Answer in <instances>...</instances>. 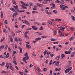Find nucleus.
Returning <instances> with one entry per match:
<instances>
[{
  "label": "nucleus",
  "instance_id": "obj_25",
  "mask_svg": "<svg viewBox=\"0 0 75 75\" xmlns=\"http://www.w3.org/2000/svg\"><path fill=\"white\" fill-rule=\"evenodd\" d=\"M9 69L11 70H12V71H14V69L13 68V67H12L11 66L9 67Z\"/></svg>",
  "mask_w": 75,
  "mask_h": 75
},
{
  "label": "nucleus",
  "instance_id": "obj_16",
  "mask_svg": "<svg viewBox=\"0 0 75 75\" xmlns=\"http://www.w3.org/2000/svg\"><path fill=\"white\" fill-rule=\"evenodd\" d=\"M75 55V52H73L72 53L71 55V57L72 58H73L74 57V56Z\"/></svg>",
  "mask_w": 75,
  "mask_h": 75
},
{
  "label": "nucleus",
  "instance_id": "obj_48",
  "mask_svg": "<svg viewBox=\"0 0 75 75\" xmlns=\"http://www.w3.org/2000/svg\"><path fill=\"white\" fill-rule=\"evenodd\" d=\"M47 68H45L43 69V71L45 72V71H47Z\"/></svg>",
  "mask_w": 75,
  "mask_h": 75
},
{
  "label": "nucleus",
  "instance_id": "obj_64",
  "mask_svg": "<svg viewBox=\"0 0 75 75\" xmlns=\"http://www.w3.org/2000/svg\"><path fill=\"white\" fill-rule=\"evenodd\" d=\"M50 56L51 57H54V54H50Z\"/></svg>",
  "mask_w": 75,
  "mask_h": 75
},
{
  "label": "nucleus",
  "instance_id": "obj_12",
  "mask_svg": "<svg viewBox=\"0 0 75 75\" xmlns=\"http://www.w3.org/2000/svg\"><path fill=\"white\" fill-rule=\"evenodd\" d=\"M65 28H64V27H61L59 29V30H60L61 31H64V29Z\"/></svg>",
  "mask_w": 75,
  "mask_h": 75
},
{
  "label": "nucleus",
  "instance_id": "obj_30",
  "mask_svg": "<svg viewBox=\"0 0 75 75\" xmlns=\"http://www.w3.org/2000/svg\"><path fill=\"white\" fill-rule=\"evenodd\" d=\"M5 41V38L4 37H3V38L1 40V42H3V41Z\"/></svg>",
  "mask_w": 75,
  "mask_h": 75
},
{
  "label": "nucleus",
  "instance_id": "obj_45",
  "mask_svg": "<svg viewBox=\"0 0 75 75\" xmlns=\"http://www.w3.org/2000/svg\"><path fill=\"white\" fill-rule=\"evenodd\" d=\"M47 52V51L45 50V51L44 53V55L45 56L46 55V53Z\"/></svg>",
  "mask_w": 75,
  "mask_h": 75
},
{
  "label": "nucleus",
  "instance_id": "obj_50",
  "mask_svg": "<svg viewBox=\"0 0 75 75\" xmlns=\"http://www.w3.org/2000/svg\"><path fill=\"white\" fill-rule=\"evenodd\" d=\"M4 48V45L1 46L0 47V49H3Z\"/></svg>",
  "mask_w": 75,
  "mask_h": 75
},
{
  "label": "nucleus",
  "instance_id": "obj_62",
  "mask_svg": "<svg viewBox=\"0 0 75 75\" xmlns=\"http://www.w3.org/2000/svg\"><path fill=\"white\" fill-rule=\"evenodd\" d=\"M25 32L24 33V35H27L28 34V32Z\"/></svg>",
  "mask_w": 75,
  "mask_h": 75
},
{
  "label": "nucleus",
  "instance_id": "obj_29",
  "mask_svg": "<svg viewBox=\"0 0 75 75\" xmlns=\"http://www.w3.org/2000/svg\"><path fill=\"white\" fill-rule=\"evenodd\" d=\"M13 7H14V8L15 9H16L17 8H18V6L17 5H16V6H13Z\"/></svg>",
  "mask_w": 75,
  "mask_h": 75
},
{
  "label": "nucleus",
  "instance_id": "obj_56",
  "mask_svg": "<svg viewBox=\"0 0 75 75\" xmlns=\"http://www.w3.org/2000/svg\"><path fill=\"white\" fill-rule=\"evenodd\" d=\"M53 44H58V42H53Z\"/></svg>",
  "mask_w": 75,
  "mask_h": 75
},
{
  "label": "nucleus",
  "instance_id": "obj_46",
  "mask_svg": "<svg viewBox=\"0 0 75 75\" xmlns=\"http://www.w3.org/2000/svg\"><path fill=\"white\" fill-rule=\"evenodd\" d=\"M67 69H68V70H69V71H71V69H72V67H70L68 68Z\"/></svg>",
  "mask_w": 75,
  "mask_h": 75
},
{
  "label": "nucleus",
  "instance_id": "obj_51",
  "mask_svg": "<svg viewBox=\"0 0 75 75\" xmlns=\"http://www.w3.org/2000/svg\"><path fill=\"white\" fill-rule=\"evenodd\" d=\"M26 20H25L24 21H23V20H22L21 21H22V22H23V23H25V22H26Z\"/></svg>",
  "mask_w": 75,
  "mask_h": 75
},
{
  "label": "nucleus",
  "instance_id": "obj_58",
  "mask_svg": "<svg viewBox=\"0 0 75 75\" xmlns=\"http://www.w3.org/2000/svg\"><path fill=\"white\" fill-rule=\"evenodd\" d=\"M4 64H5V63L4 62H3L1 64V65L2 67L3 65H4Z\"/></svg>",
  "mask_w": 75,
  "mask_h": 75
},
{
  "label": "nucleus",
  "instance_id": "obj_59",
  "mask_svg": "<svg viewBox=\"0 0 75 75\" xmlns=\"http://www.w3.org/2000/svg\"><path fill=\"white\" fill-rule=\"evenodd\" d=\"M16 53V51H14L13 52V54L14 55Z\"/></svg>",
  "mask_w": 75,
  "mask_h": 75
},
{
  "label": "nucleus",
  "instance_id": "obj_26",
  "mask_svg": "<svg viewBox=\"0 0 75 75\" xmlns=\"http://www.w3.org/2000/svg\"><path fill=\"white\" fill-rule=\"evenodd\" d=\"M41 40V38H37L35 39V40L36 41H37L38 40Z\"/></svg>",
  "mask_w": 75,
  "mask_h": 75
},
{
  "label": "nucleus",
  "instance_id": "obj_28",
  "mask_svg": "<svg viewBox=\"0 0 75 75\" xmlns=\"http://www.w3.org/2000/svg\"><path fill=\"white\" fill-rule=\"evenodd\" d=\"M25 11V10H21L18 11V13H23V12H24Z\"/></svg>",
  "mask_w": 75,
  "mask_h": 75
},
{
  "label": "nucleus",
  "instance_id": "obj_10",
  "mask_svg": "<svg viewBox=\"0 0 75 75\" xmlns=\"http://www.w3.org/2000/svg\"><path fill=\"white\" fill-rule=\"evenodd\" d=\"M35 26H32V27L33 28V30H37L38 29V28H35Z\"/></svg>",
  "mask_w": 75,
  "mask_h": 75
},
{
  "label": "nucleus",
  "instance_id": "obj_2",
  "mask_svg": "<svg viewBox=\"0 0 75 75\" xmlns=\"http://www.w3.org/2000/svg\"><path fill=\"white\" fill-rule=\"evenodd\" d=\"M24 56L25 57L23 58V60L25 64H27V62L25 60L29 59V57H28V53L27 52L26 53L24 54Z\"/></svg>",
  "mask_w": 75,
  "mask_h": 75
},
{
  "label": "nucleus",
  "instance_id": "obj_41",
  "mask_svg": "<svg viewBox=\"0 0 75 75\" xmlns=\"http://www.w3.org/2000/svg\"><path fill=\"white\" fill-rule=\"evenodd\" d=\"M13 62L14 64L15 65H17V62L16 61H13Z\"/></svg>",
  "mask_w": 75,
  "mask_h": 75
},
{
  "label": "nucleus",
  "instance_id": "obj_49",
  "mask_svg": "<svg viewBox=\"0 0 75 75\" xmlns=\"http://www.w3.org/2000/svg\"><path fill=\"white\" fill-rule=\"evenodd\" d=\"M52 5L53 7H55V4L52 3Z\"/></svg>",
  "mask_w": 75,
  "mask_h": 75
},
{
  "label": "nucleus",
  "instance_id": "obj_14",
  "mask_svg": "<svg viewBox=\"0 0 75 75\" xmlns=\"http://www.w3.org/2000/svg\"><path fill=\"white\" fill-rule=\"evenodd\" d=\"M57 29H55L54 31V34H53V35H56V34H57Z\"/></svg>",
  "mask_w": 75,
  "mask_h": 75
},
{
  "label": "nucleus",
  "instance_id": "obj_18",
  "mask_svg": "<svg viewBox=\"0 0 75 75\" xmlns=\"http://www.w3.org/2000/svg\"><path fill=\"white\" fill-rule=\"evenodd\" d=\"M71 17L73 21H75V17L73 16H71Z\"/></svg>",
  "mask_w": 75,
  "mask_h": 75
},
{
  "label": "nucleus",
  "instance_id": "obj_20",
  "mask_svg": "<svg viewBox=\"0 0 75 75\" xmlns=\"http://www.w3.org/2000/svg\"><path fill=\"white\" fill-rule=\"evenodd\" d=\"M35 68H36V69H37V70L38 71V72H40V69H39V68H38V67H36Z\"/></svg>",
  "mask_w": 75,
  "mask_h": 75
},
{
  "label": "nucleus",
  "instance_id": "obj_42",
  "mask_svg": "<svg viewBox=\"0 0 75 75\" xmlns=\"http://www.w3.org/2000/svg\"><path fill=\"white\" fill-rule=\"evenodd\" d=\"M50 40L52 41H55L56 39H55L51 38Z\"/></svg>",
  "mask_w": 75,
  "mask_h": 75
},
{
  "label": "nucleus",
  "instance_id": "obj_61",
  "mask_svg": "<svg viewBox=\"0 0 75 75\" xmlns=\"http://www.w3.org/2000/svg\"><path fill=\"white\" fill-rule=\"evenodd\" d=\"M23 5H24V6H28V5L25 3H23Z\"/></svg>",
  "mask_w": 75,
  "mask_h": 75
},
{
  "label": "nucleus",
  "instance_id": "obj_24",
  "mask_svg": "<svg viewBox=\"0 0 75 75\" xmlns=\"http://www.w3.org/2000/svg\"><path fill=\"white\" fill-rule=\"evenodd\" d=\"M41 37L42 38H47V37H48L47 36H42Z\"/></svg>",
  "mask_w": 75,
  "mask_h": 75
},
{
  "label": "nucleus",
  "instance_id": "obj_5",
  "mask_svg": "<svg viewBox=\"0 0 75 75\" xmlns=\"http://www.w3.org/2000/svg\"><path fill=\"white\" fill-rule=\"evenodd\" d=\"M59 35H60L61 36V37H62V36H64V34L62 33V32H61V31L60 30L59 31Z\"/></svg>",
  "mask_w": 75,
  "mask_h": 75
},
{
  "label": "nucleus",
  "instance_id": "obj_15",
  "mask_svg": "<svg viewBox=\"0 0 75 75\" xmlns=\"http://www.w3.org/2000/svg\"><path fill=\"white\" fill-rule=\"evenodd\" d=\"M25 24H27L28 25H30V23H29V22H28V21H26Z\"/></svg>",
  "mask_w": 75,
  "mask_h": 75
},
{
  "label": "nucleus",
  "instance_id": "obj_13",
  "mask_svg": "<svg viewBox=\"0 0 75 75\" xmlns=\"http://www.w3.org/2000/svg\"><path fill=\"white\" fill-rule=\"evenodd\" d=\"M60 58V55L57 56L55 58V59H57V60H58Z\"/></svg>",
  "mask_w": 75,
  "mask_h": 75
},
{
  "label": "nucleus",
  "instance_id": "obj_3",
  "mask_svg": "<svg viewBox=\"0 0 75 75\" xmlns=\"http://www.w3.org/2000/svg\"><path fill=\"white\" fill-rule=\"evenodd\" d=\"M9 65L10 66H11V64L10 63H6V67H7L6 68L7 69H8L9 68Z\"/></svg>",
  "mask_w": 75,
  "mask_h": 75
},
{
  "label": "nucleus",
  "instance_id": "obj_37",
  "mask_svg": "<svg viewBox=\"0 0 75 75\" xmlns=\"http://www.w3.org/2000/svg\"><path fill=\"white\" fill-rule=\"evenodd\" d=\"M69 72V71L68 70V69H66L65 71V73H68Z\"/></svg>",
  "mask_w": 75,
  "mask_h": 75
},
{
  "label": "nucleus",
  "instance_id": "obj_39",
  "mask_svg": "<svg viewBox=\"0 0 75 75\" xmlns=\"http://www.w3.org/2000/svg\"><path fill=\"white\" fill-rule=\"evenodd\" d=\"M2 73H3L4 74H6L7 73V71H1Z\"/></svg>",
  "mask_w": 75,
  "mask_h": 75
},
{
  "label": "nucleus",
  "instance_id": "obj_44",
  "mask_svg": "<svg viewBox=\"0 0 75 75\" xmlns=\"http://www.w3.org/2000/svg\"><path fill=\"white\" fill-rule=\"evenodd\" d=\"M63 7H64V5L61 4L60 6V8H62Z\"/></svg>",
  "mask_w": 75,
  "mask_h": 75
},
{
  "label": "nucleus",
  "instance_id": "obj_40",
  "mask_svg": "<svg viewBox=\"0 0 75 75\" xmlns=\"http://www.w3.org/2000/svg\"><path fill=\"white\" fill-rule=\"evenodd\" d=\"M52 64V60H51L49 63V65H51Z\"/></svg>",
  "mask_w": 75,
  "mask_h": 75
},
{
  "label": "nucleus",
  "instance_id": "obj_53",
  "mask_svg": "<svg viewBox=\"0 0 75 75\" xmlns=\"http://www.w3.org/2000/svg\"><path fill=\"white\" fill-rule=\"evenodd\" d=\"M71 11L72 13H75V10H74L72 9H71Z\"/></svg>",
  "mask_w": 75,
  "mask_h": 75
},
{
  "label": "nucleus",
  "instance_id": "obj_36",
  "mask_svg": "<svg viewBox=\"0 0 75 75\" xmlns=\"http://www.w3.org/2000/svg\"><path fill=\"white\" fill-rule=\"evenodd\" d=\"M48 23L50 24V25H52V22L50 21H49L48 22Z\"/></svg>",
  "mask_w": 75,
  "mask_h": 75
},
{
  "label": "nucleus",
  "instance_id": "obj_54",
  "mask_svg": "<svg viewBox=\"0 0 75 75\" xmlns=\"http://www.w3.org/2000/svg\"><path fill=\"white\" fill-rule=\"evenodd\" d=\"M55 3H59L60 1H59V0H57L55 1Z\"/></svg>",
  "mask_w": 75,
  "mask_h": 75
},
{
  "label": "nucleus",
  "instance_id": "obj_6",
  "mask_svg": "<svg viewBox=\"0 0 75 75\" xmlns=\"http://www.w3.org/2000/svg\"><path fill=\"white\" fill-rule=\"evenodd\" d=\"M68 8V7L67 6L64 5V7H63L62 8L61 10H65L66 8Z\"/></svg>",
  "mask_w": 75,
  "mask_h": 75
},
{
  "label": "nucleus",
  "instance_id": "obj_47",
  "mask_svg": "<svg viewBox=\"0 0 75 75\" xmlns=\"http://www.w3.org/2000/svg\"><path fill=\"white\" fill-rule=\"evenodd\" d=\"M18 41L19 42L22 41H23V40H22V39H21L20 38H18Z\"/></svg>",
  "mask_w": 75,
  "mask_h": 75
},
{
  "label": "nucleus",
  "instance_id": "obj_4",
  "mask_svg": "<svg viewBox=\"0 0 75 75\" xmlns=\"http://www.w3.org/2000/svg\"><path fill=\"white\" fill-rule=\"evenodd\" d=\"M36 5L39 7H42L43 6H44V5L42 4H40L39 3H37L36 4Z\"/></svg>",
  "mask_w": 75,
  "mask_h": 75
},
{
  "label": "nucleus",
  "instance_id": "obj_34",
  "mask_svg": "<svg viewBox=\"0 0 75 75\" xmlns=\"http://www.w3.org/2000/svg\"><path fill=\"white\" fill-rule=\"evenodd\" d=\"M61 68H59V69H58V68H56L55 69V71H61Z\"/></svg>",
  "mask_w": 75,
  "mask_h": 75
},
{
  "label": "nucleus",
  "instance_id": "obj_33",
  "mask_svg": "<svg viewBox=\"0 0 75 75\" xmlns=\"http://www.w3.org/2000/svg\"><path fill=\"white\" fill-rule=\"evenodd\" d=\"M19 50H20V53H22V52H23V51L22 50V48H21L20 47H19Z\"/></svg>",
  "mask_w": 75,
  "mask_h": 75
},
{
  "label": "nucleus",
  "instance_id": "obj_35",
  "mask_svg": "<svg viewBox=\"0 0 75 75\" xmlns=\"http://www.w3.org/2000/svg\"><path fill=\"white\" fill-rule=\"evenodd\" d=\"M11 33L13 35V37H14L15 36V34H14V33L12 30H11Z\"/></svg>",
  "mask_w": 75,
  "mask_h": 75
},
{
  "label": "nucleus",
  "instance_id": "obj_32",
  "mask_svg": "<svg viewBox=\"0 0 75 75\" xmlns=\"http://www.w3.org/2000/svg\"><path fill=\"white\" fill-rule=\"evenodd\" d=\"M59 64V62H57L55 64V65L58 66V64Z\"/></svg>",
  "mask_w": 75,
  "mask_h": 75
},
{
  "label": "nucleus",
  "instance_id": "obj_17",
  "mask_svg": "<svg viewBox=\"0 0 75 75\" xmlns=\"http://www.w3.org/2000/svg\"><path fill=\"white\" fill-rule=\"evenodd\" d=\"M3 13L1 11V18H3Z\"/></svg>",
  "mask_w": 75,
  "mask_h": 75
},
{
  "label": "nucleus",
  "instance_id": "obj_23",
  "mask_svg": "<svg viewBox=\"0 0 75 75\" xmlns=\"http://www.w3.org/2000/svg\"><path fill=\"white\" fill-rule=\"evenodd\" d=\"M21 6L22 7V8H24V9H27V7L23 5H22Z\"/></svg>",
  "mask_w": 75,
  "mask_h": 75
},
{
  "label": "nucleus",
  "instance_id": "obj_43",
  "mask_svg": "<svg viewBox=\"0 0 75 75\" xmlns=\"http://www.w3.org/2000/svg\"><path fill=\"white\" fill-rule=\"evenodd\" d=\"M47 14H48V15H51V13L50 12H47Z\"/></svg>",
  "mask_w": 75,
  "mask_h": 75
},
{
  "label": "nucleus",
  "instance_id": "obj_8",
  "mask_svg": "<svg viewBox=\"0 0 75 75\" xmlns=\"http://www.w3.org/2000/svg\"><path fill=\"white\" fill-rule=\"evenodd\" d=\"M9 38L10 39V41L11 42H13V38H12V37H11V36H9Z\"/></svg>",
  "mask_w": 75,
  "mask_h": 75
},
{
  "label": "nucleus",
  "instance_id": "obj_21",
  "mask_svg": "<svg viewBox=\"0 0 75 75\" xmlns=\"http://www.w3.org/2000/svg\"><path fill=\"white\" fill-rule=\"evenodd\" d=\"M9 57V53H7L6 56H5V58H8Z\"/></svg>",
  "mask_w": 75,
  "mask_h": 75
},
{
  "label": "nucleus",
  "instance_id": "obj_11",
  "mask_svg": "<svg viewBox=\"0 0 75 75\" xmlns=\"http://www.w3.org/2000/svg\"><path fill=\"white\" fill-rule=\"evenodd\" d=\"M26 47L28 49H30V48H31V46L28 45H26Z\"/></svg>",
  "mask_w": 75,
  "mask_h": 75
},
{
  "label": "nucleus",
  "instance_id": "obj_63",
  "mask_svg": "<svg viewBox=\"0 0 75 75\" xmlns=\"http://www.w3.org/2000/svg\"><path fill=\"white\" fill-rule=\"evenodd\" d=\"M47 25V23H43L42 24V25Z\"/></svg>",
  "mask_w": 75,
  "mask_h": 75
},
{
  "label": "nucleus",
  "instance_id": "obj_60",
  "mask_svg": "<svg viewBox=\"0 0 75 75\" xmlns=\"http://www.w3.org/2000/svg\"><path fill=\"white\" fill-rule=\"evenodd\" d=\"M21 33V31L20 30H18L16 31V33Z\"/></svg>",
  "mask_w": 75,
  "mask_h": 75
},
{
  "label": "nucleus",
  "instance_id": "obj_9",
  "mask_svg": "<svg viewBox=\"0 0 75 75\" xmlns=\"http://www.w3.org/2000/svg\"><path fill=\"white\" fill-rule=\"evenodd\" d=\"M61 59H64L65 58V54H61Z\"/></svg>",
  "mask_w": 75,
  "mask_h": 75
},
{
  "label": "nucleus",
  "instance_id": "obj_1",
  "mask_svg": "<svg viewBox=\"0 0 75 75\" xmlns=\"http://www.w3.org/2000/svg\"><path fill=\"white\" fill-rule=\"evenodd\" d=\"M24 56L25 57L23 58V60L25 64H27V62L25 60L29 59V57H28V53L27 52L26 53L24 54Z\"/></svg>",
  "mask_w": 75,
  "mask_h": 75
},
{
  "label": "nucleus",
  "instance_id": "obj_22",
  "mask_svg": "<svg viewBox=\"0 0 75 75\" xmlns=\"http://www.w3.org/2000/svg\"><path fill=\"white\" fill-rule=\"evenodd\" d=\"M53 11L54 13V14H57V13H58V12H57V10H53Z\"/></svg>",
  "mask_w": 75,
  "mask_h": 75
},
{
  "label": "nucleus",
  "instance_id": "obj_52",
  "mask_svg": "<svg viewBox=\"0 0 75 75\" xmlns=\"http://www.w3.org/2000/svg\"><path fill=\"white\" fill-rule=\"evenodd\" d=\"M4 23L5 24H8V23H7V20H5L4 21Z\"/></svg>",
  "mask_w": 75,
  "mask_h": 75
},
{
  "label": "nucleus",
  "instance_id": "obj_31",
  "mask_svg": "<svg viewBox=\"0 0 75 75\" xmlns=\"http://www.w3.org/2000/svg\"><path fill=\"white\" fill-rule=\"evenodd\" d=\"M34 24H36L39 25H41V24H40V23L38 22H35L34 23Z\"/></svg>",
  "mask_w": 75,
  "mask_h": 75
},
{
  "label": "nucleus",
  "instance_id": "obj_27",
  "mask_svg": "<svg viewBox=\"0 0 75 75\" xmlns=\"http://www.w3.org/2000/svg\"><path fill=\"white\" fill-rule=\"evenodd\" d=\"M40 30H44V28L42 26H41L39 29Z\"/></svg>",
  "mask_w": 75,
  "mask_h": 75
},
{
  "label": "nucleus",
  "instance_id": "obj_55",
  "mask_svg": "<svg viewBox=\"0 0 75 75\" xmlns=\"http://www.w3.org/2000/svg\"><path fill=\"white\" fill-rule=\"evenodd\" d=\"M8 50L9 52H11V49H10V48H8Z\"/></svg>",
  "mask_w": 75,
  "mask_h": 75
},
{
  "label": "nucleus",
  "instance_id": "obj_57",
  "mask_svg": "<svg viewBox=\"0 0 75 75\" xmlns=\"http://www.w3.org/2000/svg\"><path fill=\"white\" fill-rule=\"evenodd\" d=\"M51 53V52H48L46 53V54H47V55H50V54Z\"/></svg>",
  "mask_w": 75,
  "mask_h": 75
},
{
  "label": "nucleus",
  "instance_id": "obj_19",
  "mask_svg": "<svg viewBox=\"0 0 75 75\" xmlns=\"http://www.w3.org/2000/svg\"><path fill=\"white\" fill-rule=\"evenodd\" d=\"M13 2V4H15V5H16L17 4L16 3V1H14V0H12Z\"/></svg>",
  "mask_w": 75,
  "mask_h": 75
},
{
  "label": "nucleus",
  "instance_id": "obj_7",
  "mask_svg": "<svg viewBox=\"0 0 75 75\" xmlns=\"http://www.w3.org/2000/svg\"><path fill=\"white\" fill-rule=\"evenodd\" d=\"M10 10H12V11L14 13H17V11H16V9L14 8H10Z\"/></svg>",
  "mask_w": 75,
  "mask_h": 75
},
{
  "label": "nucleus",
  "instance_id": "obj_38",
  "mask_svg": "<svg viewBox=\"0 0 75 75\" xmlns=\"http://www.w3.org/2000/svg\"><path fill=\"white\" fill-rule=\"evenodd\" d=\"M19 74L21 75H23V74H24L23 72H22L21 71H19Z\"/></svg>",
  "mask_w": 75,
  "mask_h": 75
}]
</instances>
